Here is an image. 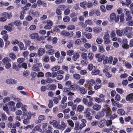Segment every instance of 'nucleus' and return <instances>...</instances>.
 I'll return each instance as SVG.
<instances>
[{
    "mask_svg": "<svg viewBox=\"0 0 133 133\" xmlns=\"http://www.w3.org/2000/svg\"><path fill=\"white\" fill-rule=\"evenodd\" d=\"M75 26L72 25H70L67 27V29L68 30H72L75 29Z\"/></svg>",
    "mask_w": 133,
    "mask_h": 133,
    "instance_id": "09e8293b",
    "label": "nucleus"
},
{
    "mask_svg": "<svg viewBox=\"0 0 133 133\" xmlns=\"http://www.w3.org/2000/svg\"><path fill=\"white\" fill-rule=\"evenodd\" d=\"M101 105H100L95 104L92 107L93 109L96 111L99 110L101 109Z\"/></svg>",
    "mask_w": 133,
    "mask_h": 133,
    "instance_id": "dca6fc26",
    "label": "nucleus"
},
{
    "mask_svg": "<svg viewBox=\"0 0 133 133\" xmlns=\"http://www.w3.org/2000/svg\"><path fill=\"white\" fill-rule=\"evenodd\" d=\"M23 124L25 125L28 124L30 123V121L29 120V119L27 118L24 119L23 120Z\"/></svg>",
    "mask_w": 133,
    "mask_h": 133,
    "instance_id": "6e6d98bb",
    "label": "nucleus"
},
{
    "mask_svg": "<svg viewBox=\"0 0 133 133\" xmlns=\"http://www.w3.org/2000/svg\"><path fill=\"white\" fill-rule=\"evenodd\" d=\"M77 14L74 12H72L70 14V16L71 18V20L72 22H75L77 20Z\"/></svg>",
    "mask_w": 133,
    "mask_h": 133,
    "instance_id": "0eeeda50",
    "label": "nucleus"
},
{
    "mask_svg": "<svg viewBox=\"0 0 133 133\" xmlns=\"http://www.w3.org/2000/svg\"><path fill=\"white\" fill-rule=\"evenodd\" d=\"M67 122L69 125L72 127H73L74 126V123L70 119H68L67 120Z\"/></svg>",
    "mask_w": 133,
    "mask_h": 133,
    "instance_id": "58836bf2",
    "label": "nucleus"
},
{
    "mask_svg": "<svg viewBox=\"0 0 133 133\" xmlns=\"http://www.w3.org/2000/svg\"><path fill=\"white\" fill-rule=\"evenodd\" d=\"M66 127V125L65 123L63 121H62L61 122V124L58 125L57 128L63 131L65 129Z\"/></svg>",
    "mask_w": 133,
    "mask_h": 133,
    "instance_id": "9b49d317",
    "label": "nucleus"
},
{
    "mask_svg": "<svg viewBox=\"0 0 133 133\" xmlns=\"http://www.w3.org/2000/svg\"><path fill=\"white\" fill-rule=\"evenodd\" d=\"M87 7L89 8H91L93 6L92 3L91 1H89L86 4Z\"/></svg>",
    "mask_w": 133,
    "mask_h": 133,
    "instance_id": "774afa93",
    "label": "nucleus"
},
{
    "mask_svg": "<svg viewBox=\"0 0 133 133\" xmlns=\"http://www.w3.org/2000/svg\"><path fill=\"white\" fill-rule=\"evenodd\" d=\"M93 31L95 33H98L100 32L102 30L101 27H94L93 28Z\"/></svg>",
    "mask_w": 133,
    "mask_h": 133,
    "instance_id": "ddd939ff",
    "label": "nucleus"
},
{
    "mask_svg": "<svg viewBox=\"0 0 133 133\" xmlns=\"http://www.w3.org/2000/svg\"><path fill=\"white\" fill-rule=\"evenodd\" d=\"M117 113L118 114L123 115L125 114V111L122 109H118L117 111Z\"/></svg>",
    "mask_w": 133,
    "mask_h": 133,
    "instance_id": "7c9ffc66",
    "label": "nucleus"
},
{
    "mask_svg": "<svg viewBox=\"0 0 133 133\" xmlns=\"http://www.w3.org/2000/svg\"><path fill=\"white\" fill-rule=\"evenodd\" d=\"M6 83L9 84H14L17 82V81L16 79L9 78L6 79L5 81Z\"/></svg>",
    "mask_w": 133,
    "mask_h": 133,
    "instance_id": "423d86ee",
    "label": "nucleus"
},
{
    "mask_svg": "<svg viewBox=\"0 0 133 133\" xmlns=\"http://www.w3.org/2000/svg\"><path fill=\"white\" fill-rule=\"evenodd\" d=\"M40 125H39L35 127L34 128V129L38 131L41 132H43V131L40 128Z\"/></svg>",
    "mask_w": 133,
    "mask_h": 133,
    "instance_id": "de8ad7c7",
    "label": "nucleus"
},
{
    "mask_svg": "<svg viewBox=\"0 0 133 133\" xmlns=\"http://www.w3.org/2000/svg\"><path fill=\"white\" fill-rule=\"evenodd\" d=\"M73 77L75 79L78 80L80 78L81 76L79 74H76L73 75Z\"/></svg>",
    "mask_w": 133,
    "mask_h": 133,
    "instance_id": "a19ab883",
    "label": "nucleus"
},
{
    "mask_svg": "<svg viewBox=\"0 0 133 133\" xmlns=\"http://www.w3.org/2000/svg\"><path fill=\"white\" fill-rule=\"evenodd\" d=\"M85 23L86 25H92L93 22L91 20L88 19L85 21Z\"/></svg>",
    "mask_w": 133,
    "mask_h": 133,
    "instance_id": "f704fd0d",
    "label": "nucleus"
},
{
    "mask_svg": "<svg viewBox=\"0 0 133 133\" xmlns=\"http://www.w3.org/2000/svg\"><path fill=\"white\" fill-rule=\"evenodd\" d=\"M17 66L19 68H20L22 67L23 68H25V69L27 68V66L26 63H23L21 64H18Z\"/></svg>",
    "mask_w": 133,
    "mask_h": 133,
    "instance_id": "cd10ccee",
    "label": "nucleus"
},
{
    "mask_svg": "<svg viewBox=\"0 0 133 133\" xmlns=\"http://www.w3.org/2000/svg\"><path fill=\"white\" fill-rule=\"evenodd\" d=\"M45 50L42 48H39L37 54L39 56L43 55L45 53Z\"/></svg>",
    "mask_w": 133,
    "mask_h": 133,
    "instance_id": "4468645a",
    "label": "nucleus"
},
{
    "mask_svg": "<svg viewBox=\"0 0 133 133\" xmlns=\"http://www.w3.org/2000/svg\"><path fill=\"white\" fill-rule=\"evenodd\" d=\"M34 127V125L33 124H32L31 125H28L26 126L25 127L24 129L25 130H26L29 129H32Z\"/></svg>",
    "mask_w": 133,
    "mask_h": 133,
    "instance_id": "69168bd1",
    "label": "nucleus"
},
{
    "mask_svg": "<svg viewBox=\"0 0 133 133\" xmlns=\"http://www.w3.org/2000/svg\"><path fill=\"white\" fill-rule=\"evenodd\" d=\"M13 100H14L15 102H17L16 104V107L17 108H21L22 105H24L21 102L22 101V99L19 98H14L13 99Z\"/></svg>",
    "mask_w": 133,
    "mask_h": 133,
    "instance_id": "f03ea898",
    "label": "nucleus"
},
{
    "mask_svg": "<svg viewBox=\"0 0 133 133\" xmlns=\"http://www.w3.org/2000/svg\"><path fill=\"white\" fill-rule=\"evenodd\" d=\"M47 125V124L46 123H43L42 124V130L43 132L46 130V128Z\"/></svg>",
    "mask_w": 133,
    "mask_h": 133,
    "instance_id": "2f4dec72",
    "label": "nucleus"
},
{
    "mask_svg": "<svg viewBox=\"0 0 133 133\" xmlns=\"http://www.w3.org/2000/svg\"><path fill=\"white\" fill-rule=\"evenodd\" d=\"M133 98V94H131L127 96L126 99L127 101L132 99Z\"/></svg>",
    "mask_w": 133,
    "mask_h": 133,
    "instance_id": "e433bc0d",
    "label": "nucleus"
},
{
    "mask_svg": "<svg viewBox=\"0 0 133 133\" xmlns=\"http://www.w3.org/2000/svg\"><path fill=\"white\" fill-rule=\"evenodd\" d=\"M66 53L68 55L71 56L74 54V51L73 50H69Z\"/></svg>",
    "mask_w": 133,
    "mask_h": 133,
    "instance_id": "603ef678",
    "label": "nucleus"
},
{
    "mask_svg": "<svg viewBox=\"0 0 133 133\" xmlns=\"http://www.w3.org/2000/svg\"><path fill=\"white\" fill-rule=\"evenodd\" d=\"M23 41L26 46H29L30 45V44L31 43V42L30 41L28 40H24Z\"/></svg>",
    "mask_w": 133,
    "mask_h": 133,
    "instance_id": "13d9d810",
    "label": "nucleus"
},
{
    "mask_svg": "<svg viewBox=\"0 0 133 133\" xmlns=\"http://www.w3.org/2000/svg\"><path fill=\"white\" fill-rule=\"evenodd\" d=\"M88 56L89 59L90 60H92L94 57L93 54L91 52H89L88 54Z\"/></svg>",
    "mask_w": 133,
    "mask_h": 133,
    "instance_id": "338daca9",
    "label": "nucleus"
},
{
    "mask_svg": "<svg viewBox=\"0 0 133 133\" xmlns=\"http://www.w3.org/2000/svg\"><path fill=\"white\" fill-rule=\"evenodd\" d=\"M79 90L80 92L82 94H85L87 92V89L83 87L80 88Z\"/></svg>",
    "mask_w": 133,
    "mask_h": 133,
    "instance_id": "412c9836",
    "label": "nucleus"
},
{
    "mask_svg": "<svg viewBox=\"0 0 133 133\" xmlns=\"http://www.w3.org/2000/svg\"><path fill=\"white\" fill-rule=\"evenodd\" d=\"M74 129L75 130H80V125L78 122H76L75 123V126Z\"/></svg>",
    "mask_w": 133,
    "mask_h": 133,
    "instance_id": "bb28decb",
    "label": "nucleus"
},
{
    "mask_svg": "<svg viewBox=\"0 0 133 133\" xmlns=\"http://www.w3.org/2000/svg\"><path fill=\"white\" fill-rule=\"evenodd\" d=\"M70 12V9L67 8L64 11V14L66 15H68Z\"/></svg>",
    "mask_w": 133,
    "mask_h": 133,
    "instance_id": "864d4df0",
    "label": "nucleus"
},
{
    "mask_svg": "<svg viewBox=\"0 0 133 133\" xmlns=\"http://www.w3.org/2000/svg\"><path fill=\"white\" fill-rule=\"evenodd\" d=\"M47 24L44 26V28L45 29H50L51 28L52 25V21L48 20L46 21Z\"/></svg>",
    "mask_w": 133,
    "mask_h": 133,
    "instance_id": "6e6552de",
    "label": "nucleus"
},
{
    "mask_svg": "<svg viewBox=\"0 0 133 133\" xmlns=\"http://www.w3.org/2000/svg\"><path fill=\"white\" fill-rule=\"evenodd\" d=\"M99 70H93L91 74L92 75H96L98 74L99 72Z\"/></svg>",
    "mask_w": 133,
    "mask_h": 133,
    "instance_id": "c03bdc74",
    "label": "nucleus"
},
{
    "mask_svg": "<svg viewBox=\"0 0 133 133\" xmlns=\"http://www.w3.org/2000/svg\"><path fill=\"white\" fill-rule=\"evenodd\" d=\"M60 68V66L57 65L52 68L51 69V70L54 72L58 71L59 70Z\"/></svg>",
    "mask_w": 133,
    "mask_h": 133,
    "instance_id": "c756f323",
    "label": "nucleus"
},
{
    "mask_svg": "<svg viewBox=\"0 0 133 133\" xmlns=\"http://www.w3.org/2000/svg\"><path fill=\"white\" fill-rule=\"evenodd\" d=\"M9 56L13 60H14L15 59L16 56L15 54L13 53H10L9 54Z\"/></svg>",
    "mask_w": 133,
    "mask_h": 133,
    "instance_id": "4c0bfd02",
    "label": "nucleus"
},
{
    "mask_svg": "<svg viewBox=\"0 0 133 133\" xmlns=\"http://www.w3.org/2000/svg\"><path fill=\"white\" fill-rule=\"evenodd\" d=\"M75 66L73 65H71L69 66V71L70 73H74L75 72V70L74 69Z\"/></svg>",
    "mask_w": 133,
    "mask_h": 133,
    "instance_id": "72a5a7b5",
    "label": "nucleus"
},
{
    "mask_svg": "<svg viewBox=\"0 0 133 133\" xmlns=\"http://www.w3.org/2000/svg\"><path fill=\"white\" fill-rule=\"evenodd\" d=\"M28 107L26 105H22L21 108V109L23 111V115L24 116H26L27 113V109Z\"/></svg>",
    "mask_w": 133,
    "mask_h": 133,
    "instance_id": "1a4fd4ad",
    "label": "nucleus"
},
{
    "mask_svg": "<svg viewBox=\"0 0 133 133\" xmlns=\"http://www.w3.org/2000/svg\"><path fill=\"white\" fill-rule=\"evenodd\" d=\"M55 52V50L54 49H51L48 51L47 53L49 55H52L54 54Z\"/></svg>",
    "mask_w": 133,
    "mask_h": 133,
    "instance_id": "bf43d9fd",
    "label": "nucleus"
},
{
    "mask_svg": "<svg viewBox=\"0 0 133 133\" xmlns=\"http://www.w3.org/2000/svg\"><path fill=\"white\" fill-rule=\"evenodd\" d=\"M13 25L11 24H10L9 25H6L4 26V29L7 30L8 31L10 32L12 30V27L10 26H12Z\"/></svg>",
    "mask_w": 133,
    "mask_h": 133,
    "instance_id": "2eb2a0df",
    "label": "nucleus"
},
{
    "mask_svg": "<svg viewBox=\"0 0 133 133\" xmlns=\"http://www.w3.org/2000/svg\"><path fill=\"white\" fill-rule=\"evenodd\" d=\"M85 117L88 120H90L92 118V117L91 116V113L90 112L87 113L85 114Z\"/></svg>",
    "mask_w": 133,
    "mask_h": 133,
    "instance_id": "c85d7f7f",
    "label": "nucleus"
},
{
    "mask_svg": "<svg viewBox=\"0 0 133 133\" xmlns=\"http://www.w3.org/2000/svg\"><path fill=\"white\" fill-rule=\"evenodd\" d=\"M96 57L98 59V61L100 62L101 61L103 58L104 57V55H100L99 54H97L95 55Z\"/></svg>",
    "mask_w": 133,
    "mask_h": 133,
    "instance_id": "a211bd4d",
    "label": "nucleus"
},
{
    "mask_svg": "<svg viewBox=\"0 0 133 133\" xmlns=\"http://www.w3.org/2000/svg\"><path fill=\"white\" fill-rule=\"evenodd\" d=\"M133 28L131 27L126 26L122 30L123 35H127L129 32H131Z\"/></svg>",
    "mask_w": 133,
    "mask_h": 133,
    "instance_id": "7ed1b4c3",
    "label": "nucleus"
},
{
    "mask_svg": "<svg viewBox=\"0 0 133 133\" xmlns=\"http://www.w3.org/2000/svg\"><path fill=\"white\" fill-rule=\"evenodd\" d=\"M3 109L6 112L7 114L9 115L8 112L9 111V108L6 104L5 106H4L3 107Z\"/></svg>",
    "mask_w": 133,
    "mask_h": 133,
    "instance_id": "37998d69",
    "label": "nucleus"
},
{
    "mask_svg": "<svg viewBox=\"0 0 133 133\" xmlns=\"http://www.w3.org/2000/svg\"><path fill=\"white\" fill-rule=\"evenodd\" d=\"M106 121L104 120L101 121L99 123L98 126L100 128L103 127L105 124Z\"/></svg>",
    "mask_w": 133,
    "mask_h": 133,
    "instance_id": "393cba45",
    "label": "nucleus"
},
{
    "mask_svg": "<svg viewBox=\"0 0 133 133\" xmlns=\"http://www.w3.org/2000/svg\"><path fill=\"white\" fill-rule=\"evenodd\" d=\"M38 119L39 120L41 121H42L45 120L46 117L45 116L43 115H40L38 117Z\"/></svg>",
    "mask_w": 133,
    "mask_h": 133,
    "instance_id": "4d7b16f0",
    "label": "nucleus"
},
{
    "mask_svg": "<svg viewBox=\"0 0 133 133\" xmlns=\"http://www.w3.org/2000/svg\"><path fill=\"white\" fill-rule=\"evenodd\" d=\"M20 123L18 121H16L13 125V128H16V127H19L20 126Z\"/></svg>",
    "mask_w": 133,
    "mask_h": 133,
    "instance_id": "c9c22d12",
    "label": "nucleus"
},
{
    "mask_svg": "<svg viewBox=\"0 0 133 133\" xmlns=\"http://www.w3.org/2000/svg\"><path fill=\"white\" fill-rule=\"evenodd\" d=\"M106 109V116L107 117H109L110 115V112L111 110L110 109L109 106L106 105L105 106H104Z\"/></svg>",
    "mask_w": 133,
    "mask_h": 133,
    "instance_id": "9d476101",
    "label": "nucleus"
},
{
    "mask_svg": "<svg viewBox=\"0 0 133 133\" xmlns=\"http://www.w3.org/2000/svg\"><path fill=\"white\" fill-rule=\"evenodd\" d=\"M1 16L0 17V21L4 22L6 21L7 18H9L11 17L12 15L11 14H9L5 12L2 13Z\"/></svg>",
    "mask_w": 133,
    "mask_h": 133,
    "instance_id": "f257e3e1",
    "label": "nucleus"
},
{
    "mask_svg": "<svg viewBox=\"0 0 133 133\" xmlns=\"http://www.w3.org/2000/svg\"><path fill=\"white\" fill-rule=\"evenodd\" d=\"M52 127L50 125H49L47 128L46 132L47 133H52Z\"/></svg>",
    "mask_w": 133,
    "mask_h": 133,
    "instance_id": "3c124183",
    "label": "nucleus"
},
{
    "mask_svg": "<svg viewBox=\"0 0 133 133\" xmlns=\"http://www.w3.org/2000/svg\"><path fill=\"white\" fill-rule=\"evenodd\" d=\"M96 41L98 44H101L103 42V40L102 38L98 37Z\"/></svg>",
    "mask_w": 133,
    "mask_h": 133,
    "instance_id": "680f3d73",
    "label": "nucleus"
},
{
    "mask_svg": "<svg viewBox=\"0 0 133 133\" xmlns=\"http://www.w3.org/2000/svg\"><path fill=\"white\" fill-rule=\"evenodd\" d=\"M81 57L84 59H87L88 56L87 53L85 52H82L81 55Z\"/></svg>",
    "mask_w": 133,
    "mask_h": 133,
    "instance_id": "a18cd8bd",
    "label": "nucleus"
},
{
    "mask_svg": "<svg viewBox=\"0 0 133 133\" xmlns=\"http://www.w3.org/2000/svg\"><path fill=\"white\" fill-rule=\"evenodd\" d=\"M110 21L111 22H112L114 20L115 22H117L119 19V16H116L115 14L114 13H112L110 15Z\"/></svg>",
    "mask_w": 133,
    "mask_h": 133,
    "instance_id": "20e7f679",
    "label": "nucleus"
},
{
    "mask_svg": "<svg viewBox=\"0 0 133 133\" xmlns=\"http://www.w3.org/2000/svg\"><path fill=\"white\" fill-rule=\"evenodd\" d=\"M106 109L105 108H103L102 109V110L101 112H98V113H99L102 117H103L104 115Z\"/></svg>",
    "mask_w": 133,
    "mask_h": 133,
    "instance_id": "0e129e2a",
    "label": "nucleus"
},
{
    "mask_svg": "<svg viewBox=\"0 0 133 133\" xmlns=\"http://www.w3.org/2000/svg\"><path fill=\"white\" fill-rule=\"evenodd\" d=\"M94 100L95 102L99 103L102 102L104 101L105 99H102L99 97H96L94 98Z\"/></svg>",
    "mask_w": 133,
    "mask_h": 133,
    "instance_id": "4be33fe9",
    "label": "nucleus"
},
{
    "mask_svg": "<svg viewBox=\"0 0 133 133\" xmlns=\"http://www.w3.org/2000/svg\"><path fill=\"white\" fill-rule=\"evenodd\" d=\"M8 94V92L7 90H3L1 92V96L3 97L6 96Z\"/></svg>",
    "mask_w": 133,
    "mask_h": 133,
    "instance_id": "49530a36",
    "label": "nucleus"
},
{
    "mask_svg": "<svg viewBox=\"0 0 133 133\" xmlns=\"http://www.w3.org/2000/svg\"><path fill=\"white\" fill-rule=\"evenodd\" d=\"M18 45L20 47V49L21 50H25V49L24 48V45L23 43L21 42H18Z\"/></svg>",
    "mask_w": 133,
    "mask_h": 133,
    "instance_id": "8fccbe9b",
    "label": "nucleus"
},
{
    "mask_svg": "<svg viewBox=\"0 0 133 133\" xmlns=\"http://www.w3.org/2000/svg\"><path fill=\"white\" fill-rule=\"evenodd\" d=\"M116 34L117 36L121 37L123 35V34L122 31L120 30H117L116 31Z\"/></svg>",
    "mask_w": 133,
    "mask_h": 133,
    "instance_id": "473e14b6",
    "label": "nucleus"
},
{
    "mask_svg": "<svg viewBox=\"0 0 133 133\" xmlns=\"http://www.w3.org/2000/svg\"><path fill=\"white\" fill-rule=\"evenodd\" d=\"M10 100V98L9 97H6L4 98L3 100V102L4 103L7 102Z\"/></svg>",
    "mask_w": 133,
    "mask_h": 133,
    "instance_id": "e2e57ef3",
    "label": "nucleus"
},
{
    "mask_svg": "<svg viewBox=\"0 0 133 133\" xmlns=\"http://www.w3.org/2000/svg\"><path fill=\"white\" fill-rule=\"evenodd\" d=\"M49 123L50 124L52 125L53 127H58V123L56 120H54L52 121H50L49 122Z\"/></svg>",
    "mask_w": 133,
    "mask_h": 133,
    "instance_id": "6ab92c4d",
    "label": "nucleus"
},
{
    "mask_svg": "<svg viewBox=\"0 0 133 133\" xmlns=\"http://www.w3.org/2000/svg\"><path fill=\"white\" fill-rule=\"evenodd\" d=\"M63 20L64 22H68L70 21V17L69 16H66L63 18Z\"/></svg>",
    "mask_w": 133,
    "mask_h": 133,
    "instance_id": "ea45409f",
    "label": "nucleus"
},
{
    "mask_svg": "<svg viewBox=\"0 0 133 133\" xmlns=\"http://www.w3.org/2000/svg\"><path fill=\"white\" fill-rule=\"evenodd\" d=\"M32 70L34 71H39L40 70L39 68L35 64L33 65L32 67Z\"/></svg>",
    "mask_w": 133,
    "mask_h": 133,
    "instance_id": "79ce46f5",
    "label": "nucleus"
},
{
    "mask_svg": "<svg viewBox=\"0 0 133 133\" xmlns=\"http://www.w3.org/2000/svg\"><path fill=\"white\" fill-rule=\"evenodd\" d=\"M60 34L63 36L68 37L70 38L72 37L73 35V34H71L69 32L65 30L62 31L61 32Z\"/></svg>",
    "mask_w": 133,
    "mask_h": 133,
    "instance_id": "39448f33",
    "label": "nucleus"
},
{
    "mask_svg": "<svg viewBox=\"0 0 133 133\" xmlns=\"http://www.w3.org/2000/svg\"><path fill=\"white\" fill-rule=\"evenodd\" d=\"M32 45H30L29 48V50L30 51H32L33 50H37L38 49V47L37 46H34V45H33V43L32 44Z\"/></svg>",
    "mask_w": 133,
    "mask_h": 133,
    "instance_id": "b1692460",
    "label": "nucleus"
},
{
    "mask_svg": "<svg viewBox=\"0 0 133 133\" xmlns=\"http://www.w3.org/2000/svg\"><path fill=\"white\" fill-rule=\"evenodd\" d=\"M77 111L79 112H82L84 109L83 106L81 105H78L77 108Z\"/></svg>",
    "mask_w": 133,
    "mask_h": 133,
    "instance_id": "a878e982",
    "label": "nucleus"
},
{
    "mask_svg": "<svg viewBox=\"0 0 133 133\" xmlns=\"http://www.w3.org/2000/svg\"><path fill=\"white\" fill-rule=\"evenodd\" d=\"M2 61L4 64L9 63H10L11 62V60L8 57H5L3 59Z\"/></svg>",
    "mask_w": 133,
    "mask_h": 133,
    "instance_id": "aec40b11",
    "label": "nucleus"
},
{
    "mask_svg": "<svg viewBox=\"0 0 133 133\" xmlns=\"http://www.w3.org/2000/svg\"><path fill=\"white\" fill-rule=\"evenodd\" d=\"M9 5V3L8 2H0V6H8Z\"/></svg>",
    "mask_w": 133,
    "mask_h": 133,
    "instance_id": "052dcab7",
    "label": "nucleus"
},
{
    "mask_svg": "<svg viewBox=\"0 0 133 133\" xmlns=\"http://www.w3.org/2000/svg\"><path fill=\"white\" fill-rule=\"evenodd\" d=\"M14 24L15 25L18 26H20L22 24L21 22L18 21H16L14 22Z\"/></svg>",
    "mask_w": 133,
    "mask_h": 133,
    "instance_id": "5fc2aeb1",
    "label": "nucleus"
},
{
    "mask_svg": "<svg viewBox=\"0 0 133 133\" xmlns=\"http://www.w3.org/2000/svg\"><path fill=\"white\" fill-rule=\"evenodd\" d=\"M62 91L64 92L67 93L68 95H74V93L70 91L69 88L66 87L62 89Z\"/></svg>",
    "mask_w": 133,
    "mask_h": 133,
    "instance_id": "f8f14e48",
    "label": "nucleus"
},
{
    "mask_svg": "<svg viewBox=\"0 0 133 133\" xmlns=\"http://www.w3.org/2000/svg\"><path fill=\"white\" fill-rule=\"evenodd\" d=\"M29 36L31 39H35L38 37V35L37 33H32Z\"/></svg>",
    "mask_w": 133,
    "mask_h": 133,
    "instance_id": "f3484780",
    "label": "nucleus"
},
{
    "mask_svg": "<svg viewBox=\"0 0 133 133\" xmlns=\"http://www.w3.org/2000/svg\"><path fill=\"white\" fill-rule=\"evenodd\" d=\"M79 57V55L78 52H76L75 54L72 57V59L74 61H76L78 59Z\"/></svg>",
    "mask_w": 133,
    "mask_h": 133,
    "instance_id": "5701e85b",
    "label": "nucleus"
}]
</instances>
